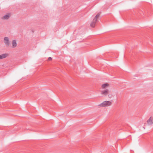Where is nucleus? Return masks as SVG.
Segmentation results:
<instances>
[{
  "label": "nucleus",
  "instance_id": "7",
  "mask_svg": "<svg viewBox=\"0 0 153 153\" xmlns=\"http://www.w3.org/2000/svg\"><path fill=\"white\" fill-rule=\"evenodd\" d=\"M12 48H14L17 46V44L15 40H13L12 42Z\"/></svg>",
  "mask_w": 153,
  "mask_h": 153
},
{
  "label": "nucleus",
  "instance_id": "5",
  "mask_svg": "<svg viewBox=\"0 0 153 153\" xmlns=\"http://www.w3.org/2000/svg\"><path fill=\"white\" fill-rule=\"evenodd\" d=\"M4 40L5 43L7 45H10V42L9 41L8 38L7 37H5Z\"/></svg>",
  "mask_w": 153,
  "mask_h": 153
},
{
  "label": "nucleus",
  "instance_id": "11",
  "mask_svg": "<svg viewBox=\"0 0 153 153\" xmlns=\"http://www.w3.org/2000/svg\"><path fill=\"white\" fill-rule=\"evenodd\" d=\"M108 96L109 98L111 97H110L109 95H108Z\"/></svg>",
  "mask_w": 153,
  "mask_h": 153
},
{
  "label": "nucleus",
  "instance_id": "3",
  "mask_svg": "<svg viewBox=\"0 0 153 153\" xmlns=\"http://www.w3.org/2000/svg\"><path fill=\"white\" fill-rule=\"evenodd\" d=\"M109 93V91L108 89H106L105 90L102 91L101 92V94L104 96H106L108 95Z\"/></svg>",
  "mask_w": 153,
  "mask_h": 153
},
{
  "label": "nucleus",
  "instance_id": "4",
  "mask_svg": "<svg viewBox=\"0 0 153 153\" xmlns=\"http://www.w3.org/2000/svg\"><path fill=\"white\" fill-rule=\"evenodd\" d=\"M10 16V13L6 14L1 18L2 19H7Z\"/></svg>",
  "mask_w": 153,
  "mask_h": 153
},
{
  "label": "nucleus",
  "instance_id": "8",
  "mask_svg": "<svg viewBox=\"0 0 153 153\" xmlns=\"http://www.w3.org/2000/svg\"><path fill=\"white\" fill-rule=\"evenodd\" d=\"M8 55V54L7 53H4L2 54L1 55V59L5 58Z\"/></svg>",
  "mask_w": 153,
  "mask_h": 153
},
{
  "label": "nucleus",
  "instance_id": "10",
  "mask_svg": "<svg viewBox=\"0 0 153 153\" xmlns=\"http://www.w3.org/2000/svg\"><path fill=\"white\" fill-rule=\"evenodd\" d=\"M52 59V58L51 57H49L48 58V60H51Z\"/></svg>",
  "mask_w": 153,
  "mask_h": 153
},
{
  "label": "nucleus",
  "instance_id": "1",
  "mask_svg": "<svg viewBox=\"0 0 153 153\" xmlns=\"http://www.w3.org/2000/svg\"><path fill=\"white\" fill-rule=\"evenodd\" d=\"M100 14V13H98L95 17L94 19L92 22L91 23V26L92 27H94L95 24L97 22V19L99 17Z\"/></svg>",
  "mask_w": 153,
  "mask_h": 153
},
{
  "label": "nucleus",
  "instance_id": "9",
  "mask_svg": "<svg viewBox=\"0 0 153 153\" xmlns=\"http://www.w3.org/2000/svg\"><path fill=\"white\" fill-rule=\"evenodd\" d=\"M109 85V84L108 83H105L102 85V88H105V87L108 86Z\"/></svg>",
  "mask_w": 153,
  "mask_h": 153
},
{
  "label": "nucleus",
  "instance_id": "2",
  "mask_svg": "<svg viewBox=\"0 0 153 153\" xmlns=\"http://www.w3.org/2000/svg\"><path fill=\"white\" fill-rule=\"evenodd\" d=\"M111 104V102L110 101H104L98 105L101 107H106L110 105Z\"/></svg>",
  "mask_w": 153,
  "mask_h": 153
},
{
  "label": "nucleus",
  "instance_id": "6",
  "mask_svg": "<svg viewBox=\"0 0 153 153\" xmlns=\"http://www.w3.org/2000/svg\"><path fill=\"white\" fill-rule=\"evenodd\" d=\"M151 118V117L147 121V123L148 125H151L153 124V122Z\"/></svg>",
  "mask_w": 153,
  "mask_h": 153
}]
</instances>
